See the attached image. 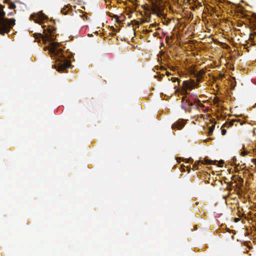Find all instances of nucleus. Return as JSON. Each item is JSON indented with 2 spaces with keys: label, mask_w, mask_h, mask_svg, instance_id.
<instances>
[{
  "label": "nucleus",
  "mask_w": 256,
  "mask_h": 256,
  "mask_svg": "<svg viewBox=\"0 0 256 256\" xmlns=\"http://www.w3.org/2000/svg\"><path fill=\"white\" fill-rule=\"evenodd\" d=\"M43 34L42 35V40L43 42L46 44L50 42V46L44 48V50H48L51 54L52 57H56V60L60 61L63 60V51L60 48V43L52 42L51 37L53 34V30L52 27H46L44 26Z\"/></svg>",
  "instance_id": "f257e3e1"
},
{
  "label": "nucleus",
  "mask_w": 256,
  "mask_h": 256,
  "mask_svg": "<svg viewBox=\"0 0 256 256\" xmlns=\"http://www.w3.org/2000/svg\"><path fill=\"white\" fill-rule=\"evenodd\" d=\"M194 161H185L186 164H182L181 166L183 171H186L184 168H186V170L188 172H190V164H192V169L194 170H196L200 169V166H202L203 164H214L216 165L219 167H222L224 164V161H195L194 163H193Z\"/></svg>",
  "instance_id": "f03ea898"
},
{
  "label": "nucleus",
  "mask_w": 256,
  "mask_h": 256,
  "mask_svg": "<svg viewBox=\"0 0 256 256\" xmlns=\"http://www.w3.org/2000/svg\"><path fill=\"white\" fill-rule=\"evenodd\" d=\"M198 84V82H196L194 80H185L182 83V90L178 88L176 90V93L180 92L182 95L188 94L187 90H192L195 88Z\"/></svg>",
  "instance_id": "7ed1b4c3"
},
{
  "label": "nucleus",
  "mask_w": 256,
  "mask_h": 256,
  "mask_svg": "<svg viewBox=\"0 0 256 256\" xmlns=\"http://www.w3.org/2000/svg\"><path fill=\"white\" fill-rule=\"evenodd\" d=\"M12 23V20H10L8 22H6L4 20L0 18V34L8 33L10 30L9 26Z\"/></svg>",
  "instance_id": "20e7f679"
},
{
  "label": "nucleus",
  "mask_w": 256,
  "mask_h": 256,
  "mask_svg": "<svg viewBox=\"0 0 256 256\" xmlns=\"http://www.w3.org/2000/svg\"><path fill=\"white\" fill-rule=\"evenodd\" d=\"M31 18L36 22L40 23L46 18V16H44L42 12H40L38 14L32 15Z\"/></svg>",
  "instance_id": "39448f33"
},
{
  "label": "nucleus",
  "mask_w": 256,
  "mask_h": 256,
  "mask_svg": "<svg viewBox=\"0 0 256 256\" xmlns=\"http://www.w3.org/2000/svg\"><path fill=\"white\" fill-rule=\"evenodd\" d=\"M70 64L69 62H64L63 64H60L58 66L57 70L58 72H62L66 68L70 66Z\"/></svg>",
  "instance_id": "423d86ee"
},
{
  "label": "nucleus",
  "mask_w": 256,
  "mask_h": 256,
  "mask_svg": "<svg viewBox=\"0 0 256 256\" xmlns=\"http://www.w3.org/2000/svg\"><path fill=\"white\" fill-rule=\"evenodd\" d=\"M234 163V165L236 166V168L237 170H244L246 166H245V164H240V162L237 163L238 161H232Z\"/></svg>",
  "instance_id": "0eeeda50"
},
{
  "label": "nucleus",
  "mask_w": 256,
  "mask_h": 256,
  "mask_svg": "<svg viewBox=\"0 0 256 256\" xmlns=\"http://www.w3.org/2000/svg\"><path fill=\"white\" fill-rule=\"evenodd\" d=\"M204 72H205L204 70H200L198 72V73L197 74V81L199 82L200 76L204 74Z\"/></svg>",
  "instance_id": "6e6552de"
},
{
  "label": "nucleus",
  "mask_w": 256,
  "mask_h": 256,
  "mask_svg": "<svg viewBox=\"0 0 256 256\" xmlns=\"http://www.w3.org/2000/svg\"><path fill=\"white\" fill-rule=\"evenodd\" d=\"M182 128V126L179 123H176L174 124L172 126V128L174 129L177 128L178 129H181Z\"/></svg>",
  "instance_id": "1a4fd4ad"
},
{
  "label": "nucleus",
  "mask_w": 256,
  "mask_h": 256,
  "mask_svg": "<svg viewBox=\"0 0 256 256\" xmlns=\"http://www.w3.org/2000/svg\"><path fill=\"white\" fill-rule=\"evenodd\" d=\"M252 162L253 163V165H251L252 169L254 168L256 169V161L254 160L252 161Z\"/></svg>",
  "instance_id": "9d476101"
},
{
  "label": "nucleus",
  "mask_w": 256,
  "mask_h": 256,
  "mask_svg": "<svg viewBox=\"0 0 256 256\" xmlns=\"http://www.w3.org/2000/svg\"><path fill=\"white\" fill-rule=\"evenodd\" d=\"M226 130H225V129H222V135H224V134H226Z\"/></svg>",
  "instance_id": "9b49d317"
},
{
  "label": "nucleus",
  "mask_w": 256,
  "mask_h": 256,
  "mask_svg": "<svg viewBox=\"0 0 256 256\" xmlns=\"http://www.w3.org/2000/svg\"><path fill=\"white\" fill-rule=\"evenodd\" d=\"M226 231L228 232H232V233H234V234H235V233L234 232V230H230L229 228H227Z\"/></svg>",
  "instance_id": "f8f14e48"
},
{
  "label": "nucleus",
  "mask_w": 256,
  "mask_h": 256,
  "mask_svg": "<svg viewBox=\"0 0 256 256\" xmlns=\"http://www.w3.org/2000/svg\"><path fill=\"white\" fill-rule=\"evenodd\" d=\"M240 220V219L239 218H235L234 219V222H238L239 220Z\"/></svg>",
  "instance_id": "ddd939ff"
},
{
  "label": "nucleus",
  "mask_w": 256,
  "mask_h": 256,
  "mask_svg": "<svg viewBox=\"0 0 256 256\" xmlns=\"http://www.w3.org/2000/svg\"><path fill=\"white\" fill-rule=\"evenodd\" d=\"M214 130V126H211L210 128V132H212V130Z\"/></svg>",
  "instance_id": "4468645a"
},
{
  "label": "nucleus",
  "mask_w": 256,
  "mask_h": 256,
  "mask_svg": "<svg viewBox=\"0 0 256 256\" xmlns=\"http://www.w3.org/2000/svg\"><path fill=\"white\" fill-rule=\"evenodd\" d=\"M178 78H172V80L173 82H176V80H178Z\"/></svg>",
  "instance_id": "2eb2a0df"
},
{
  "label": "nucleus",
  "mask_w": 256,
  "mask_h": 256,
  "mask_svg": "<svg viewBox=\"0 0 256 256\" xmlns=\"http://www.w3.org/2000/svg\"><path fill=\"white\" fill-rule=\"evenodd\" d=\"M242 153L244 156L246 154L244 150Z\"/></svg>",
  "instance_id": "dca6fc26"
},
{
  "label": "nucleus",
  "mask_w": 256,
  "mask_h": 256,
  "mask_svg": "<svg viewBox=\"0 0 256 256\" xmlns=\"http://www.w3.org/2000/svg\"><path fill=\"white\" fill-rule=\"evenodd\" d=\"M61 12H62V13H63V14H66V13H64V10H62L61 11Z\"/></svg>",
  "instance_id": "f3484780"
},
{
  "label": "nucleus",
  "mask_w": 256,
  "mask_h": 256,
  "mask_svg": "<svg viewBox=\"0 0 256 256\" xmlns=\"http://www.w3.org/2000/svg\"><path fill=\"white\" fill-rule=\"evenodd\" d=\"M232 239H233V240L234 239V235L232 236Z\"/></svg>",
  "instance_id": "a211bd4d"
},
{
  "label": "nucleus",
  "mask_w": 256,
  "mask_h": 256,
  "mask_svg": "<svg viewBox=\"0 0 256 256\" xmlns=\"http://www.w3.org/2000/svg\"><path fill=\"white\" fill-rule=\"evenodd\" d=\"M251 160H256V158H252Z\"/></svg>",
  "instance_id": "6ab92c4d"
},
{
  "label": "nucleus",
  "mask_w": 256,
  "mask_h": 256,
  "mask_svg": "<svg viewBox=\"0 0 256 256\" xmlns=\"http://www.w3.org/2000/svg\"><path fill=\"white\" fill-rule=\"evenodd\" d=\"M176 160H180V159H179V158H176Z\"/></svg>",
  "instance_id": "aec40b11"
},
{
  "label": "nucleus",
  "mask_w": 256,
  "mask_h": 256,
  "mask_svg": "<svg viewBox=\"0 0 256 256\" xmlns=\"http://www.w3.org/2000/svg\"><path fill=\"white\" fill-rule=\"evenodd\" d=\"M240 180H241V181H242V182H243L242 179V178H240Z\"/></svg>",
  "instance_id": "412c9836"
},
{
  "label": "nucleus",
  "mask_w": 256,
  "mask_h": 256,
  "mask_svg": "<svg viewBox=\"0 0 256 256\" xmlns=\"http://www.w3.org/2000/svg\"><path fill=\"white\" fill-rule=\"evenodd\" d=\"M185 160H190L189 159L187 158V159H186Z\"/></svg>",
  "instance_id": "4be33fe9"
}]
</instances>
